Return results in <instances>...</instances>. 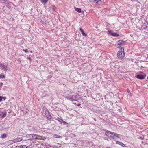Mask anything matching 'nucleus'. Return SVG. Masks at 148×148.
Listing matches in <instances>:
<instances>
[{
    "instance_id": "58836bf2",
    "label": "nucleus",
    "mask_w": 148,
    "mask_h": 148,
    "mask_svg": "<svg viewBox=\"0 0 148 148\" xmlns=\"http://www.w3.org/2000/svg\"><path fill=\"white\" fill-rule=\"evenodd\" d=\"M40 1H41V0H40Z\"/></svg>"
},
{
    "instance_id": "7ed1b4c3",
    "label": "nucleus",
    "mask_w": 148,
    "mask_h": 148,
    "mask_svg": "<svg viewBox=\"0 0 148 148\" xmlns=\"http://www.w3.org/2000/svg\"><path fill=\"white\" fill-rule=\"evenodd\" d=\"M105 134L110 138H114V133L113 132L107 130L106 131Z\"/></svg>"
},
{
    "instance_id": "a878e982",
    "label": "nucleus",
    "mask_w": 148,
    "mask_h": 148,
    "mask_svg": "<svg viewBox=\"0 0 148 148\" xmlns=\"http://www.w3.org/2000/svg\"><path fill=\"white\" fill-rule=\"evenodd\" d=\"M23 51H24V52H25L26 53H27V52H28V50L27 49H23Z\"/></svg>"
},
{
    "instance_id": "ddd939ff",
    "label": "nucleus",
    "mask_w": 148,
    "mask_h": 148,
    "mask_svg": "<svg viewBox=\"0 0 148 148\" xmlns=\"http://www.w3.org/2000/svg\"><path fill=\"white\" fill-rule=\"evenodd\" d=\"M22 140L21 138H17L13 140L14 141V142H20Z\"/></svg>"
},
{
    "instance_id": "a211bd4d",
    "label": "nucleus",
    "mask_w": 148,
    "mask_h": 148,
    "mask_svg": "<svg viewBox=\"0 0 148 148\" xmlns=\"http://www.w3.org/2000/svg\"><path fill=\"white\" fill-rule=\"evenodd\" d=\"M75 10L79 13L81 12V10L80 8H75Z\"/></svg>"
},
{
    "instance_id": "20e7f679",
    "label": "nucleus",
    "mask_w": 148,
    "mask_h": 148,
    "mask_svg": "<svg viewBox=\"0 0 148 148\" xmlns=\"http://www.w3.org/2000/svg\"><path fill=\"white\" fill-rule=\"evenodd\" d=\"M45 116L47 118L51 121L52 119L51 115L50 114L48 110H46L45 113Z\"/></svg>"
},
{
    "instance_id": "412c9836",
    "label": "nucleus",
    "mask_w": 148,
    "mask_h": 148,
    "mask_svg": "<svg viewBox=\"0 0 148 148\" xmlns=\"http://www.w3.org/2000/svg\"><path fill=\"white\" fill-rule=\"evenodd\" d=\"M23 112H24V114H26L29 111L27 109H23Z\"/></svg>"
},
{
    "instance_id": "4468645a",
    "label": "nucleus",
    "mask_w": 148,
    "mask_h": 148,
    "mask_svg": "<svg viewBox=\"0 0 148 148\" xmlns=\"http://www.w3.org/2000/svg\"><path fill=\"white\" fill-rule=\"evenodd\" d=\"M24 147H25L26 148L27 147V146L25 145H22L20 146H16V148H25Z\"/></svg>"
},
{
    "instance_id": "2eb2a0df",
    "label": "nucleus",
    "mask_w": 148,
    "mask_h": 148,
    "mask_svg": "<svg viewBox=\"0 0 148 148\" xmlns=\"http://www.w3.org/2000/svg\"><path fill=\"white\" fill-rule=\"evenodd\" d=\"M116 144H119L122 147H125V145L124 144L120 142L116 141Z\"/></svg>"
},
{
    "instance_id": "aec40b11",
    "label": "nucleus",
    "mask_w": 148,
    "mask_h": 148,
    "mask_svg": "<svg viewBox=\"0 0 148 148\" xmlns=\"http://www.w3.org/2000/svg\"><path fill=\"white\" fill-rule=\"evenodd\" d=\"M54 137L56 138H61V137L60 136L57 135V134L54 135Z\"/></svg>"
},
{
    "instance_id": "6ab92c4d",
    "label": "nucleus",
    "mask_w": 148,
    "mask_h": 148,
    "mask_svg": "<svg viewBox=\"0 0 148 148\" xmlns=\"http://www.w3.org/2000/svg\"><path fill=\"white\" fill-rule=\"evenodd\" d=\"M49 0H41L40 1L41 3H46Z\"/></svg>"
},
{
    "instance_id": "7c9ffc66",
    "label": "nucleus",
    "mask_w": 148,
    "mask_h": 148,
    "mask_svg": "<svg viewBox=\"0 0 148 148\" xmlns=\"http://www.w3.org/2000/svg\"><path fill=\"white\" fill-rule=\"evenodd\" d=\"M28 58L29 60H30L31 58L30 57H28Z\"/></svg>"
},
{
    "instance_id": "393cba45",
    "label": "nucleus",
    "mask_w": 148,
    "mask_h": 148,
    "mask_svg": "<svg viewBox=\"0 0 148 148\" xmlns=\"http://www.w3.org/2000/svg\"><path fill=\"white\" fill-rule=\"evenodd\" d=\"M114 137L116 136L118 138H119V134L116 133H114Z\"/></svg>"
},
{
    "instance_id": "2f4dec72",
    "label": "nucleus",
    "mask_w": 148,
    "mask_h": 148,
    "mask_svg": "<svg viewBox=\"0 0 148 148\" xmlns=\"http://www.w3.org/2000/svg\"><path fill=\"white\" fill-rule=\"evenodd\" d=\"M80 105H81V104H78L77 105V106H80Z\"/></svg>"
},
{
    "instance_id": "1a4fd4ad",
    "label": "nucleus",
    "mask_w": 148,
    "mask_h": 148,
    "mask_svg": "<svg viewBox=\"0 0 148 148\" xmlns=\"http://www.w3.org/2000/svg\"><path fill=\"white\" fill-rule=\"evenodd\" d=\"M30 136H31L32 137V139L35 140L37 139V134H32L30 135Z\"/></svg>"
},
{
    "instance_id": "c85d7f7f",
    "label": "nucleus",
    "mask_w": 148,
    "mask_h": 148,
    "mask_svg": "<svg viewBox=\"0 0 148 148\" xmlns=\"http://www.w3.org/2000/svg\"><path fill=\"white\" fill-rule=\"evenodd\" d=\"M3 113L2 112H0V116H1Z\"/></svg>"
},
{
    "instance_id": "bb28decb",
    "label": "nucleus",
    "mask_w": 148,
    "mask_h": 148,
    "mask_svg": "<svg viewBox=\"0 0 148 148\" xmlns=\"http://www.w3.org/2000/svg\"><path fill=\"white\" fill-rule=\"evenodd\" d=\"M127 93H130V90L129 89H127Z\"/></svg>"
},
{
    "instance_id": "9d476101",
    "label": "nucleus",
    "mask_w": 148,
    "mask_h": 148,
    "mask_svg": "<svg viewBox=\"0 0 148 148\" xmlns=\"http://www.w3.org/2000/svg\"><path fill=\"white\" fill-rule=\"evenodd\" d=\"M1 69L4 70H8V68L7 67V65H1Z\"/></svg>"
},
{
    "instance_id": "f704fd0d",
    "label": "nucleus",
    "mask_w": 148,
    "mask_h": 148,
    "mask_svg": "<svg viewBox=\"0 0 148 148\" xmlns=\"http://www.w3.org/2000/svg\"><path fill=\"white\" fill-rule=\"evenodd\" d=\"M30 52H31V53H32V51H30Z\"/></svg>"
},
{
    "instance_id": "9b49d317",
    "label": "nucleus",
    "mask_w": 148,
    "mask_h": 148,
    "mask_svg": "<svg viewBox=\"0 0 148 148\" xmlns=\"http://www.w3.org/2000/svg\"><path fill=\"white\" fill-rule=\"evenodd\" d=\"M79 30L80 31L83 36H87V35L84 32V30L82 29V28H80Z\"/></svg>"
},
{
    "instance_id": "423d86ee",
    "label": "nucleus",
    "mask_w": 148,
    "mask_h": 148,
    "mask_svg": "<svg viewBox=\"0 0 148 148\" xmlns=\"http://www.w3.org/2000/svg\"><path fill=\"white\" fill-rule=\"evenodd\" d=\"M37 139L40 140H44L46 139V138L42 136H40L37 135Z\"/></svg>"
},
{
    "instance_id": "f257e3e1",
    "label": "nucleus",
    "mask_w": 148,
    "mask_h": 148,
    "mask_svg": "<svg viewBox=\"0 0 148 148\" xmlns=\"http://www.w3.org/2000/svg\"><path fill=\"white\" fill-rule=\"evenodd\" d=\"M78 95L77 94H76L75 95H72L68 96H65L64 97L65 98H66L69 100H71L72 101H76L77 100L79 99V98L78 97Z\"/></svg>"
},
{
    "instance_id": "dca6fc26",
    "label": "nucleus",
    "mask_w": 148,
    "mask_h": 148,
    "mask_svg": "<svg viewBox=\"0 0 148 148\" xmlns=\"http://www.w3.org/2000/svg\"><path fill=\"white\" fill-rule=\"evenodd\" d=\"M7 137V135L5 133H4L2 134V136L1 137L2 139H4L6 138Z\"/></svg>"
},
{
    "instance_id": "4be33fe9",
    "label": "nucleus",
    "mask_w": 148,
    "mask_h": 148,
    "mask_svg": "<svg viewBox=\"0 0 148 148\" xmlns=\"http://www.w3.org/2000/svg\"><path fill=\"white\" fill-rule=\"evenodd\" d=\"M7 113L6 112H5L3 114V115L2 116V118H3L5 117Z\"/></svg>"
},
{
    "instance_id": "6e6552de",
    "label": "nucleus",
    "mask_w": 148,
    "mask_h": 148,
    "mask_svg": "<svg viewBox=\"0 0 148 148\" xmlns=\"http://www.w3.org/2000/svg\"><path fill=\"white\" fill-rule=\"evenodd\" d=\"M56 119L58 120L59 122H60L61 123H63L64 124H65L66 123L65 121L62 120V119H60L59 117H58V118Z\"/></svg>"
},
{
    "instance_id": "4c0bfd02",
    "label": "nucleus",
    "mask_w": 148,
    "mask_h": 148,
    "mask_svg": "<svg viewBox=\"0 0 148 148\" xmlns=\"http://www.w3.org/2000/svg\"><path fill=\"white\" fill-rule=\"evenodd\" d=\"M141 139H142V140H143V138H141Z\"/></svg>"
},
{
    "instance_id": "c9c22d12",
    "label": "nucleus",
    "mask_w": 148,
    "mask_h": 148,
    "mask_svg": "<svg viewBox=\"0 0 148 148\" xmlns=\"http://www.w3.org/2000/svg\"><path fill=\"white\" fill-rule=\"evenodd\" d=\"M84 132H82V134H84Z\"/></svg>"
},
{
    "instance_id": "cd10ccee",
    "label": "nucleus",
    "mask_w": 148,
    "mask_h": 148,
    "mask_svg": "<svg viewBox=\"0 0 148 148\" xmlns=\"http://www.w3.org/2000/svg\"><path fill=\"white\" fill-rule=\"evenodd\" d=\"M3 98L1 97L0 96V101H2Z\"/></svg>"
},
{
    "instance_id": "f03ea898",
    "label": "nucleus",
    "mask_w": 148,
    "mask_h": 148,
    "mask_svg": "<svg viewBox=\"0 0 148 148\" xmlns=\"http://www.w3.org/2000/svg\"><path fill=\"white\" fill-rule=\"evenodd\" d=\"M125 55L124 49L123 48H121L120 50L118 51L117 54V57L120 58H123L124 57Z\"/></svg>"
},
{
    "instance_id": "0eeeda50",
    "label": "nucleus",
    "mask_w": 148,
    "mask_h": 148,
    "mask_svg": "<svg viewBox=\"0 0 148 148\" xmlns=\"http://www.w3.org/2000/svg\"><path fill=\"white\" fill-rule=\"evenodd\" d=\"M123 42L122 40H119L117 43V44L116 45V47L117 48H120L121 45H123Z\"/></svg>"
},
{
    "instance_id": "e433bc0d",
    "label": "nucleus",
    "mask_w": 148,
    "mask_h": 148,
    "mask_svg": "<svg viewBox=\"0 0 148 148\" xmlns=\"http://www.w3.org/2000/svg\"><path fill=\"white\" fill-rule=\"evenodd\" d=\"M141 139H142V140H143V138H141Z\"/></svg>"
},
{
    "instance_id": "72a5a7b5",
    "label": "nucleus",
    "mask_w": 148,
    "mask_h": 148,
    "mask_svg": "<svg viewBox=\"0 0 148 148\" xmlns=\"http://www.w3.org/2000/svg\"><path fill=\"white\" fill-rule=\"evenodd\" d=\"M132 1H134V0H131Z\"/></svg>"
},
{
    "instance_id": "473e14b6",
    "label": "nucleus",
    "mask_w": 148,
    "mask_h": 148,
    "mask_svg": "<svg viewBox=\"0 0 148 148\" xmlns=\"http://www.w3.org/2000/svg\"><path fill=\"white\" fill-rule=\"evenodd\" d=\"M3 0L5 1H7L8 0Z\"/></svg>"
},
{
    "instance_id": "f3484780",
    "label": "nucleus",
    "mask_w": 148,
    "mask_h": 148,
    "mask_svg": "<svg viewBox=\"0 0 148 148\" xmlns=\"http://www.w3.org/2000/svg\"><path fill=\"white\" fill-rule=\"evenodd\" d=\"M97 4L100 5L102 3V1L101 0H97L96 1Z\"/></svg>"
},
{
    "instance_id": "b1692460",
    "label": "nucleus",
    "mask_w": 148,
    "mask_h": 148,
    "mask_svg": "<svg viewBox=\"0 0 148 148\" xmlns=\"http://www.w3.org/2000/svg\"><path fill=\"white\" fill-rule=\"evenodd\" d=\"M97 0H90L89 2L90 3H93L95 2Z\"/></svg>"
},
{
    "instance_id": "c756f323",
    "label": "nucleus",
    "mask_w": 148,
    "mask_h": 148,
    "mask_svg": "<svg viewBox=\"0 0 148 148\" xmlns=\"http://www.w3.org/2000/svg\"><path fill=\"white\" fill-rule=\"evenodd\" d=\"M3 85V83H0V86L1 87V86L2 85Z\"/></svg>"
},
{
    "instance_id": "39448f33",
    "label": "nucleus",
    "mask_w": 148,
    "mask_h": 148,
    "mask_svg": "<svg viewBox=\"0 0 148 148\" xmlns=\"http://www.w3.org/2000/svg\"><path fill=\"white\" fill-rule=\"evenodd\" d=\"M109 33L112 36H119V34L116 33H114L111 30H109L108 31Z\"/></svg>"
},
{
    "instance_id": "5701e85b",
    "label": "nucleus",
    "mask_w": 148,
    "mask_h": 148,
    "mask_svg": "<svg viewBox=\"0 0 148 148\" xmlns=\"http://www.w3.org/2000/svg\"><path fill=\"white\" fill-rule=\"evenodd\" d=\"M5 75H0V78L4 79L5 78Z\"/></svg>"
},
{
    "instance_id": "f8f14e48",
    "label": "nucleus",
    "mask_w": 148,
    "mask_h": 148,
    "mask_svg": "<svg viewBox=\"0 0 148 148\" xmlns=\"http://www.w3.org/2000/svg\"><path fill=\"white\" fill-rule=\"evenodd\" d=\"M136 77L138 79H144L143 76L142 75H137Z\"/></svg>"
}]
</instances>
